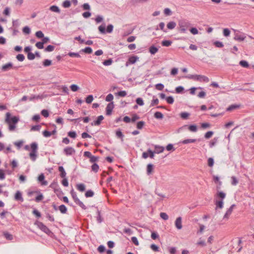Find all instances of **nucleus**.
I'll list each match as a JSON object with an SVG mask.
<instances>
[{
    "mask_svg": "<svg viewBox=\"0 0 254 254\" xmlns=\"http://www.w3.org/2000/svg\"><path fill=\"white\" fill-rule=\"evenodd\" d=\"M59 210L62 213H65L67 211V208L64 205H61L59 206Z\"/></svg>",
    "mask_w": 254,
    "mask_h": 254,
    "instance_id": "30",
    "label": "nucleus"
},
{
    "mask_svg": "<svg viewBox=\"0 0 254 254\" xmlns=\"http://www.w3.org/2000/svg\"><path fill=\"white\" fill-rule=\"evenodd\" d=\"M114 96L112 94H109L106 97L105 100L107 102H113Z\"/></svg>",
    "mask_w": 254,
    "mask_h": 254,
    "instance_id": "35",
    "label": "nucleus"
},
{
    "mask_svg": "<svg viewBox=\"0 0 254 254\" xmlns=\"http://www.w3.org/2000/svg\"><path fill=\"white\" fill-rule=\"evenodd\" d=\"M70 88L73 92H76L79 89V87L76 84L71 85Z\"/></svg>",
    "mask_w": 254,
    "mask_h": 254,
    "instance_id": "40",
    "label": "nucleus"
},
{
    "mask_svg": "<svg viewBox=\"0 0 254 254\" xmlns=\"http://www.w3.org/2000/svg\"><path fill=\"white\" fill-rule=\"evenodd\" d=\"M175 225L176 227L179 229L180 230L182 228V217H178L175 222Z\"/></svg>",
    "mask_w": 254,
    "mask_h": 254,
    "instance_id": "13",
    "label": "nucleus"
},
{
    "mask_svg": "<svg viewBox=\"0 0 254 254\" xmlns=\"http://www.w3.org/2000/svg\"><path fill=\"white\" fill-rule=\"evenodd\" d=\"M12 67V64L11 63H7L3 65L1 67V69L3 71H7Z\"/></svg>",
    "mask_w": 254,
    "mask_h": 254,
    "instance_id": "17",
    "label": "nucleus"
},
{
    "mask_svg": "<svg viewBox=\"0 0 254 254\" xmlns=\"http://www.w3.org/2000/svg\"><path fill=\"white\" fill-rule=\"evenodd\" d=\"M235 207V204H232L226 211L223 216V219L227 220L229 219L230 216L232 214L234 207Z\"/></svg>",
    "mask_w": 254,
    "mask_h": 254,
    "instance_id": "6",
    "label": "nucleus"
},
{
    "mask_svg": "<svg viewBox=\"0 0 254 254\" xmlns=\"http://www.w3.org/2000/svg\"><path fill=\"white\" fill-rule=\"evenodd\" d=\"M58 170L59 172L61 173L60 176L62 178H64L65 177L66 173L64 170V168L63 166L59 167Z\"/></svg>",
    "mask_w": 254,
    "mask_h": 254,
    "instance_id": "20",
    "label": "nucleus"
},
{
    "mask_svg": "<svg viewBox=\"0 0 254 254\" xmlns=\"http://www.w3.org/2000/svg\"><path fill=\"white\" fill-rule=\"evenodd\" d=\"M214 45L218 48H222L224 46L223 44L221 42L216 41L214 43Z\"/></svg>",
    "mask_w": 254,
    "mask_h": 254,
    "instance_id": "54",
    "label": "nucleus"
},
{
    "mask_svg": "<svg viewBox=\"0 0 254 254\" xmlns=\"http://www.w3.org/2000/svg\"><path fill=\"white\" fill-rule=\"evenodd\" d=\"M190 31L193 35H196L198 33V30L195 27L191 28L190 29Z\"/></svg>",
    "mask_w": 254,
    "mask_h": 254,
    "instance_id": "59",
    "label": "nucleus"
},
{
    "mask_svg": "<svg viewBox=\"0 0 254 254\" xmlns=\"http://www.w3.org/2000/svg\"><path fill=\"white\" fill-rule=\"evenodd\" d=\"M138 60V57L133 56L129 57L128 61L126 63V66H128L130 64H133Z\"/></svg>",
    "mask_w": 254,
    "mask_h": 254,
    "instance_id": "11",
    "label": "nucleus"
},
{
    "mask_svg": "<svg viewBox=\"0 0 254 254\" xmlns=\"http://www.w3.org/2000/svg\"><path fill=\"white\" fill-rule=\"evenodd\" d=\"M246 36L245 34H240L238 33H236L235 34V36L234 39L236 41L241 42L244 41L246 38Z\"/></svg>",
    "mask_w": 254,
    "mask_h": 254,
    "instance_id": "12",
    "label": "nucleus"
},
{
    "mask_svg": "<svg viewBox=\"0 0 254 254\" xmlns=\"http://www.w3.org/2000/svg\"><path fill=\"white\" fill-rule=\"evenodd\" d=\"M178 25L179 31L182 33H185L190 26V24L186 20H181L179 21Z\"/></svg>",
    "mask_w": 254,
    "mask_h": 254,
    "instance_id": "4",
    "label": "nucleus"
},
{
    "mask_svg": "<svg viewBox=\"0 0 254 254\" xmlns=\"http://www.w3.org/2000/svg\"><path fill=\"white\" fill-rule=\"evenodd\" d=\"M238 183V180L235 176L231 177V184L233 186H236Z\"/></svg>",
    "mask_w": 254,
    "mask_h": 254,
    "instance_id": "31",
    "label": "nucleus"
},
{
    "mask_svg": "<svg viewBox=\"0 0 254 254\" xmlns=\"http://www.w3.org/2000/svg\"><path fill=\"white\" fill-rule=\"evenodd\" d=\"M239 64L244 67L248 68L249 66L248 63L246 61H241Z\"/></svg>",
    "mask_w": 254,
    "mask_h": 254,
    "instance_id": "28",
    "label": "nucleus"
},
{
    "mask_svg": "<svg viewBox=\"0 0 254 254\" xmlns=\"http://www.w3.org/2000/svg\"><path fill=\"white\" fill-rule=\"evenodd\" d=\"M50 10L52 11L60 13V8L56 5H52L50 7Z\"/></svg>",
    "mask_w": 254,
    "mask_h": 254,
    "instance_id": "25",
    "label": "nucleus"
},
{
    "mask_svg": "<svg viewBox=\"0 0 254 254\" xmlns=\"http://www.w3.org/2000/svg\"><path fill=\"white\" fill-rule=\"evenodd\" d=\"M230 31L228 28H225L223 30V35L225 37H228L230 35Z\"/></svg>",
    "mask_w": 254,
    "mask_h": 254,
    "instance_id": "64",
    "label": "nucleus"
},
{
    "mask_svg": "<svg viewBox=\"0 0 254 254\" xmlns=\"http://www.w3.org/2000/svg\"><path fill=\"white\" fill-rule=\"evenodd\" d=\"M31 152L29 157L32 161H35L37 157L38 144L36 142H33L30 144Z\"/></svg>",
    "mask_w": 254,
    "mask_h": 254,
    "instance_id": "3",
    "label": "nucleus"
},
{
    "mask_svg": "<svg viewBox=\"0 0 254 254\" xmlns=\"http://www.w3.org/2000/svg\"><path fill=\"white\" fill-rule=\"evenodd\" d=\"M189 129L192 132H196L197 130V126L195 125H190L189 127Z\"/></svg>",
    "mask_w": 254,
    "mask_h": 254,
    "instance_id": "29",
    "label": "nucleus"
},
{
    "mask_svg": "<svg viewBox=\"0 0 254 254\" xmlns=\"http://www.w3.org/2000/svg\"><path fill=\"white\" fill-rule=\"evenodd\" d=\"M195 80L206 83L209 81V79L207 76L205 75L197 74H196Z\"/></svg>",
    "mask_w": 254,
    "mask_h": 254,
    "instance_id": "8",
    "label": "nucleus"
},
{
    "mask_svg": "<svg viewBox=\"0 0 254 254\" xmlns=\"http://www.w3.org/2000/svg\"><path fill=\"white\" fill-rule=\"evenodd\" d=\"M213 134V131H209L205 134L204 137L205 138L208 139V138H210L212 136Z\"/></svg>",
    "mask_w": 254,
    "mask_h": 254,
    "instance_id": "48",
    "label": "nucleus"
},
{
    "mask_svg": "<svg viewBox=\"0 0 254 254\" xmlns=\"http://www.w3.org/2000/svg\"><path fill=\"white\" fill-rule=\"evenodd\" d=\"M43 135L46 137H48L52 135V133L51 132H50L47 130H45L43 132Z\"/></svg>",
    "mask_w": 254,
    "mask_h": 254,
    "instance_id": "61",
    "label": "nucleus"
},
{
    "mask_svg": "<svg viewBox=\"0 0 254 254\" xmlns=\"http://www.w3.org/2000/svg\"><path fill=\"white\" fill-rule=\"evenodd\" d=\"M93 100V97L92 95H88L86 98V102L90 104Z\"/></svg>",
    "mask_w": 254,
    "mask_h": 254,
    "instance_id": "39",
    "label": "nucleus"
},
{
    "mask_svg": "<svg viewBox=\"0 0 254 254\" xmlns=\"http://www.w3.org/2000/svg\"><path fill=\"white\" fill-rule=\"evenodd\" d=\"M150 248L154 251V252H158L159 251V247L155 245V244H152L150 246Z\"/></svg>",
    "mask_w": 254,
    "mask_h": 254,
    "instance_id": "60",
    "label": "nucleus"
},
{
    "mask_svg": "<svg viewBox=\"0 0 254 254\" xmlns=\"http://www.w3.org/2000/svg\"><path fill=\"white\" fill-rule=\"evenodd\" d=\"M149 51L152 55H154L158 52V49L154 46H152L149 48Z\"/></svg>",
    "mask_w": 254,
    "mask_h": 254,
    "instance_id": "22",
    "label": "nucleus"
},
{
    "mask_svg": "<svg viewBox=\"0 0 254 254\" xmlns=\"http://www.w3.org/2000/svg\"><path fill=\"white\" fill-rule=\"evenodd\" d=\"M164 86L162 83H158L155 85V88L156 89L159 91H162L164 89Z\"/></svg>",
    "mask_w": 254,
    "mask_h": 254,
    "instance_id": "37",
    "label": "nucleus"
},
{
    "mask_svg": "<svg viewBox=\"0 0 254 254\" xmlns=\"http://www.w3.org/2000/svg\"><path fill=\"white\" fill-rule=\"evenodd\" d=\"M35 35L38 38H42L44 37V34L41 31H38L36 32Z\"/></svg>",
    "mask_w": 254,
    "mask_h": 254,
    "instance_id": "56",
    "label": "nucleus"
},
{
    "mask_svg": "<svg viewBox=\"0 0 254 254\" xmlns=\"http://www.w3.org/2000/svg\"><path fill=\"white\" fill-rule=\"evenodd\" d=\"M92 170L95 172H97L99 170V166L96 164H93L91 166Z\"/></svg>",
    "mask_w": 254,
    "mask_h": 254,
    "instance_id": "43",
    "label": "nucleus"
},
{
    "mask_svg": "<svg viewBox=\"0 0 254 254\" xmlns=\"http://www.w3.org/2000/svg\"><path fill=\"white\" fill-rule=\"evenodd\" d=\"M136 102L139 106H143L144 105L143 101L141 98H137L136 100Z\"/></svg>",
    "mask_w": 254,
    "mask_h": 254,
    "instance_id": "53",
    "label": "nucleus"
},
{
    "mask_svg": "<svg viewBox=\"0 0 254 254\" xmlns=\"http://www.w3.org/2000/svg\"><path fill=\"white\" fill-rule=\"evenodd\" d=\"M85 195L86 197H92L94 195V192L91 190H88L86 192Z\"/></svg>",
    "mask_w": 254,
    "mask_h": 254,
    "instance_id": "36",
    "label": "nucleus"
},
{
    "mask_svg": "<svg viewBox=\"0 0 254 254\" xmlns=\"http://www.w3.org/2000/svg\"><path fill=\"white\" fill-rule=\"evenodd\" d=\"M154 152L157 154L162 153L164 150V147L162 146L155 145H154Z\"/></svg>",
    "mask_w": 254,
    "mask_h": 254,
    "instance_id": "15",
    "label": "nucleus"
},
{
    "mask_svg": "<svg viewBox=\"0 0 254 254\" xmlns=\"http://www.w3.org/2000/svg\"><path fill=\"white\" fill-rule=\"evenodd\" d=\"M166 101L169 104H173L174 103V100L173 97L169 96L166 98Z\"/></svg>",
    "mask_w": 254,
    "mask_h": 254,
    "instance_id": "55",
    "label": "nucleus"
},
{
    "mask_svg": "<svg viewBox=\"0 0 254 254\" xmlns=\"http://www.w3.org/2000/svg\"><path fill=\"white\" fill-rule=\"evenodd\" d=\"M23 143V141L22 140H20L18 141H16L14 142V144L17 146L18 148H20Z\"/></svg>",
    "mask_w": 254,
    "mask_h": 254,
    "instance_id": "57",
    "label": "nucleus"
},
{
    "mask_svg": "<svg viewBox=\"0 0 254 254\" xmlns=\"http://www.w3.org/2000/svg\"><path fill=\"white\" fill-rule=\"evenodd\" d=\"M160 216L162 219L164 220H167L169 218L168 215L165 212H161L160 213Z\"/></svg>",
    "mask_w": 254,
    "mask_h": 254,
    "instance_id": "33",
    "label": "nucleus"
},
{
    "mask_svg": "<svg viewBox=\"0 0 254 254\" xmlns=\"http://www.w3.org/2000/svg\"><path fill=\"white\" fill-rule=\"evenodd\" d=\"M5 238L7 239V240H12L13 239V236L12 235L10 234L9 233H7V232H5L3 234Z\"/></svg>",
    "mask_w": 254,
    "mask_h": 254,
    "instance_id": "44",
    "label": "nucleus"
},
{
    "mask_svg": "<svg viewBox=\"0 0 254 254\" xmlns=\"http://www.w3.org/2000/svg\"><path fill=\"white\" fill-rule=\"evenodd\" d=\"M71 5V3L69 0H66L64 1L63 3V6L65 8H68L70 7Z\"/></svg>",
    "mask_w": 254,
    "mask_h": 254,
    "instance_id": "34",
    "label": "nucleus"
},
{
    "mask_svg": "<svg viewBox=\"0 0 254 254\" xmlns=\"http://www.w3.org/2000/svg\"><path fill=\"white\" fill-rule=\"evenodd\" d=\"M166 149L168 151H174L175 150L173 146V145L172 144H168L166 146Z\"/></svg>",
    "mask_w": 254,
    "mask_h": 254,
    "instance_id": "62",
    "label": "nucleus"
},
{
    "mask_svg": "<svg viewBox=\"0 0 254 254\" xmlns=\"http://www.w3.org/2000/svg\"><path fill=\"white\" fill-rule=\"evenodd\" d=\"M116 95H117L121 97H125L127 95V92L125 91H121L116 93Z\"/></svg>",
    "mask_w": 254,
    "mask_h": 254,
    "instance_id": "51",
    "label": "nucleus"
},
{
    "mask_svg": "<svg viewBox=\"0 0 254 254\" xmlns=\"http://www.w3.org/2000/svg\"><path fill=\"white\" fill-rule=\"evenodd\" d=\"M145 125V123L143 121H139L137 123L136 127L138 129H142Z\"/></svg>",
    "mask_w": 254,
    "mask_h": 254,
    "instance_id": "32",
    "label": "nucleus"
},
{
    "mask_svg": "<svg viewBox=\"0 0 254 254\" xmlns=\"http://www.w3.org/2000/svg\"><path fill=\"white\" fill-rule=\"evenodd\" d=\"M35 55L31 52H29L27 55V58L29 60H33L35 59Z\"/></svg>",
    "mask_w": 254,
    "mask_h": 254,
    "instance_id": "47",
    "label": "nucleus"
},
{
    "mask_svg": "<svg viewBox=\"0 0 254 254\" xmlns=\"http://www.w3.org/2000/svg\"><path fill=\"white\" fill-rule=\"evenodd\" d=\"M37 225L38 227L45 233L49 234L51 232L49 229L43 223L38 222H37Z\"/></svg>",
    "mask_w": 254,
    "mask_h": 254,
    "instance_id": "7",
    "label": "nucleus"
},
{
    "mask_svg": "<svg viewBox=\"0 0 254 254\" xmlns=\"http://www.w3.org/2000/svg\"><path fill=\"white\" fill-rule=\"evenodd\" d=\"M176 26V23L174 21L169 22L167 25V27L169 29H173Z\"/></svg>",
    "mask_w": 254,
    "mask_h": 254,
    "instance_id": "24",
    "label": "nucleus"
},
{
    "mask_svg": "<svg viewBox=\"0 0 254 254\" xmlns=\"http://www.w3.org/2000/svg\"><path fill=\"white\" fill-rule=\"evenodd\" d=\"M77 189L81 192L85 190V186L83 184H78L76 185Z\"/></svg>",
    "mask_w": 254,
    "mask_h": 254,
    "instance_id": "21",
    "label": "nucleus"
},
{
    "mask_svg": "<svg viewBox=\"0 0 254 254\" xmlns=\"http://www.w3.org/2000/svg\"><path fill=\"white\" fill-rule=\"evenodd\" d=\"M55 49V47L52 46V45H49L48 46L46 49H45V51L46 52H52Z\"/></svg>",
    "mask_w": 254,
    "mask_h": 254,
    "instance_id": "41",
    "label": "nucleus"
},
{
    "mask_svg": "<svg viewBox=\"0 0 254 254\" xmlns=\"http://www.w3.org/2000/svg\"><path fill=\"white\" fill-rule=\"evenodd\" d=\"M19 120V118L16 116L11 117V115L8 112L6 114L5 122L8 124V129L10 131H13L15 130L16 124Z\"/></svg>",
    "mask_w": 254,
    "mask_h": 254,
    "instance_id": "1",
    "label": "nucleus"
},
{
    "mask_svg": "<svg viewBox=\"0 0 254 254\" xmlns=\"http://www.w3.org/2000/svg\"><path fill=\"white\" fill-rule=\"evenodd\" d=\"M190 114L187 112H183L181 114L180 116L183 119H187L189 116Z\"/></svg>",
    "mask_w": 254,
    "mask_h": 254,
    "instance_id": "52",
    "label": "nucleus"
},
{
    "mask_svg": "<svg viewBox=\"0 0 254 254\" xmlns=\"http://www.w3.org/2000/svg\"><path fill=\"white\" fill-rule=\"evenodd\" d=\"M113 63V60L111 59H110L107 60H105L103 62V64L105 66H108L111 65Z\"/></svg>",
    "mask_w": 254,
    "mask_h": 254,
    "instance_id": "38",
    "label": "nucleus"
},
{
    "mask_svg": "<svg viewBox=\"0 0 254 254\" xmlns=\"http://www.w3.org/2000/svg\"><path fill=\"white\" fill-rule=\"evenodd\" d=\"M16 59L18 61L22 62L25 59V57L23 54H18L16 56Z\"/></svg>",
    "mask_w": 254,
    "mask_h": 254,
    "instance_id": "42",
    "label": "nucleus"
},
{
    "mask_svg": "<svg viewBox=\"0 0 254 254\" xmlns=\"http://www.w3.org/2000/svg\"><path fill=\"white\" fill-rule=\"evenodd\" d=\"M154 117L158 119H162L163 118V115L160 112H156L154 114Z\"/></svg>",
    "mask_w": 254,
    "mask_h": 254,
    "instance_id": "27",
    "label": "nucleus"
},
{
    "mask_svg": "<svg viewBox=\"0 0 254 254\" xmlns=\"http://www.w3.org/2000/svg\"><path fill=\"white\" fill-rule=\"evenodd\" d=\"M14 198L16 200H20L21 201H23V199L22 197V194L19 191H17L15 196Z\"/></svg>",
    "mask_w": 254,
    "mask_h": 254,
    "instance_id": "19",
    "label": "nucleus"
},
{
    "mask_svg": "<svg viewBox=\"0 0 254 254\" xmlns=\"http://www.w3.org/2000/svg\"><path fill=\"white\" fill-rule=\"evenodd\" d=\"M215 197L214 203L216 206L215 209H222L223 207V199L226 197V193L221 191H218Z\"/></svg>",
    "mask_w": 254,
    "mask_h": 254,
    "instance_id": "2",
    "label": "nucleus"
},
{
    "mask_svg": "<svg viewBox=\"0 0 254 254\" xmlns=\"http://www.w3.org/2000/svg\"><path fill=\"white\" fill-rule=\"evenodd\" d=\"M208 165L209 167H212L214 165V160L212 158H209L208 159Z\"/></svg>",
    "mask_w": 254,
    "mask_h": 254,
    "instance_id": "63",
    "label": "nucleus"
},
{
    "mask_svg": "<svg viewBox=\"0 0 254 254\" xmlns=\"http://www.w3.org/2000/svg\"><path fill=\"white\" fill-rule=\"evenodd\" d=\"M70 194L74 201V202L78 205L80 207H81L83 209H86V206L83 204L82 202H81L79 199L77 197L76 193L73 190H72L70 191Z\"/></svg>",
    "mask_w": 254,
    "mask_h": 254,
    "instance_id": "5",
    "label": "nucleus"
},
{
    "mask_svg": "<svg viewBox=\"0 0 254 254\" xmlns=\"http://www.w3.org/2000/svg\"><path fill=\"white\" fill-rule=\"evenodd\" d=\"M172 42L170 40H164L161 43V44L163 46L165 47H169L171 45Z\"/></svg>",
    "mask_w": 254,
    "mask_h": 254,
    "instance_id": "26",
    "label": "nucleus"
},
{
    "mask_svg": "<svg viewBox=\"0 0 254 254\" xmlns=\"http://www.w3.org/2000/svg\"><path fill=\"white\" fill-rule=\"evenodd\" d=\"M217 138H214L210 142L209 145L210 147H213L214 146L216 142H217Z\"/></svg>",
    "mask_w": 254,
    "mask_h": 254,
    "instance_id": "58",
    "label": "nucleus"
},
{
    "mask_svg": "<svg viewBox=\"0 0 254 254\" xmlns=\"http://www.w3.org/2000/svg\"><path fill=\"white\" fill-rule=\"evenodd\" d=\"M45 176L43 174H41L39 175L38 178V180L41 183V185L42 186H47L48 185L47 181L45 180Z\"/></svg>",
    "mask_w": 254,
    "mask_h": 254,
    "instance_id": "14",
    "label": "nucleus"
},
{
    "mask_svg": "<svg viewBox=\"0 0 254 254\" xmlns=\"http://www.w3.org/2000/svg\"><path fill=\"white\" fill-rule=\"evenodd\" d=\"M52 61L49 60H45L43 62V65L44 66H48L51 65Z\"/></svg>",
    "mask_w": 254,
    "mask_h": 254,
    "instance_id": "45",
    "label": "nucleus"
},
{
    "mask_svg": "<svg viewBox=\"0 0 254 254\" xmlns=\"http://www.w3.org/2000/svg\"><path fill=\"white\" fill-rule=\"evenodd\" d=\"M41 128V126L40 125H36V126H32L31 128V131H39L40 130Z\"/></svg>",
    "mask_w": 254,
    "mask_h": 254,
    "instance_id": "49",
    "label": "nucleus"
},
{
    "mask_svg": "<svg viewBox=\"0 0 254 254\" xmlns=\"http://www.w3.org/2000/svg\"><path fill=\"white\" fill-rule=\"evenodd\" d=\"M196 141V140L195 139H187L183 140V141H182L181 142V143H182L184 144H188V143H193V142H195Z\"/></svg>",
    "mask_w": 254,
    "mask_h": 254,
    "instance_id": "23",
    "label": "nucleus"
},
{
    "mask_svg": "<svg viewBox=\"0 0 254 254\" xmlns=\"http://www.w3.org/2000/svg\"><path fill=\"white\" fill-rule=\"evenodd\" d=\"M64 153L66 156L72 155L75 154V149L71 147H67L64 149Z\"/></svg>",
    "mask_w": 254,
    "mask_h": 254,
    "instance_id": "9",
    "label": "nucleus"
},
{
    "mask_svg": "<svg viewBox=\"0 0 254 254\" xmlns=\"http://www.w3.org/2000/svg\"><path fill=\"white\" fill-rule=\"evenodd\" d=\"M116 134L118 137L121 138L122 141L123 140L124 135L120 130H117Z\"/></svg>",
    "mask_w": 254,
    "mask_h": 254,
    "instance_id": "46",
    "label": "nucleus"
},
{
    "mask_svg": "<svg viewBox=\"0 0 254 254\" xmlns=\"http://www.w3.org/2000/svg\"><path fill=\"white\" fill-rule=\"evenodd\" d=\"M104 117L102 115H100L98 117L96 121H94V123L91 124L92 126H99L100 125L101 122L103 120Z\"/></svg>",
    "mask_w": 254,
    "mask_h": 254,
    "instance_id": "16",
    "label": "nucleus"
},
{
    "mask_svg": "<svg viewBox=\"0 0 254 254\" xmlns=\"http://www.w3.org/2000/svg\"><path fill=\"white\" fill-rule=\"evenodd\" d=\"M114 108V104L113 102L109 103L106 108V113L107 116L111 115L112 111Z\"/></svg>",
    "mask_w": 254,
    "mask_h": 254,
    "instance_id": "10",
    "label": "nucleus"
},
{
    "mask_svg": "<svg viewBox=\"0 0 254 254\" xmlns=\"http://www.w3.org/2000/svg\"><path fill=\"white\" fill-rule=\"evenodd\" d=\"M23 32L25 34H30L31 31H30V29L29 28V27H28V26H25L23 28Z\"/></svg>",
    "mask_w": 254,
    "mask_h": 254,
    "instance_id": "50",
    "label": "nucleus"
},
{
    "mask_svg": "<svg viewBox=\"0 0 254 254\" xmlns=\"http://www.w3.org/2000/svg\"><path fill=\"white\" fill-rule=\"evenodd\" d=\"M153 171V165L151 164H149L147 165L146 173L148 175H150Z\"/></svg>",
    "mask_w": 254,
    "mask_h": 254,
    "instance_id": "18",
    "label": "nucleus"
}]
</instances>
